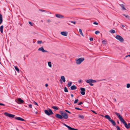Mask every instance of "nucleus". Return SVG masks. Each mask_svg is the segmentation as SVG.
I'll return each instance as SVG.
<instances>
[{
	"label": "nucleus",
	"instance_id": "nucleus-1",
	"mask_svg": "<svg viewBox=\"0 0 130 130\" xmlns=\"http://www.w3.org/2000/svg\"><path fill=\"white\" fill-rule=\"evenodd\" d=\"M115 113L117 116L120 120L124 124L125 127L127 129L129 128V127H130V123H128L127 124L126 123L123 119L122 117L120 116L119 113L116 112H115Z\"/></svg>",
	"mask_w": 130,
	"mask_h": 130
},
{
	"label": "nucleus",
	"instance_id": "nucleus-2",
	"mask_svg": "<svg viewBox=\"0 0 130 130\" xmlns=\"http://www.w3.org/2000/svg\"><path fill=\"white\" fill-rule=\"evenodd\" d=\"M104 117L108 119L109 120V121L111 122L113 125L114 126H115L116 125V122L112 119H111V118L108 115H105L104 116Z\"/></svg>",
	"mask_w": 130,
	"mask_h": 130
},
{
	"label": "nucleus",
	"instance_id": "nucleus-3",
	"mask_svg": "<svg viewBox=\"0 0 130 130\" xmlns=\"http://www.w3.org/2000/svg\"><path fill=\"white\" fill-rule=\"evenodd\" d=\"M84 60L85 58L84 57H80L77 59H76V63L77 64H80Z\"/></svg>",
	"mask_w": 130,
	"mask_h": 130
},
{
	"label": "nucleus",
	"instance_id": "nucleus-4",
	"mask_svg": "<svg viewBox=\"0 0 130 130\" xmlns=\"http://www.w3.org/2000/svg\"><path fill=\"white\" fill-rule=\"evenodd\" d=\"M45 113L48 116H50L53 113L52 110L49 109L48 110H44Z\"/></svg>",
	"mask_w": 130,
	"mask_h": 130
},
{
	"label": "nucleus",
	"instance_id": "nucleus-5",
	"mask_svg": "<svg viewBox=\"0 0 130 130\" xmlns=\"http://www.w3.org/2000/svg\"><path fill=\"white\" fill-rule=\"evenodd\" d=\"M115 38L121 42H123L124 41L123 39L121 36L120 35H117L116 36Z\"/></svg>",
	"mask_w": 130,
	"mask_h": 130
},
{
	"label": "nucleus",
	"instance_id": "nucleus-6",
	"mask_svg": "<svg viewBox=\"0 0 130 130\" xmlns=\"http://www.w3.org/2000/svg\"><path fill=\"white\" fill-rule=\"evenodd\" d=\"M4 115L6 116L9 117L10 118H14L15 116L14 115H12L7 112H5L4 113Z\"/></svg>",
	"mask_w": 130,
	"mask_h": 130
},
{
	"label": "nucleus",
	"instance_id": "nucleus-7",
	"mask_svg": "<svg viewBox=\"0 0 130 130\" xmlns=\"http://www.w3.org/2000/svg\"><path fill=\"white\" fill-rule=\"evenodd\" d=\"M38 50L39 51H41L42 52H47L48 51L46 50H44V48L43 47H41L39 48L38 49Z\"/></svg>",
	"mask_w": 130,
	"mask_h": 130
},
{
	"label": "nucleus",
	"instance_id": "nucleus-8",
	"mask_svg": "<svg viewBox=\"0 0 130 130\" xmlns=\"http://www.w3.org/2000/svg\"><path fill=\"white\" fill-rule=\"evenodd\" d=\"M86 82L87 83H89L90 82L94 83L96 82V81L95 80H93L92 79H89L87 80Z\"/></svg>",
	"mask_w": 130,
	"mask_h": 130
},
{
	"label": "nucleus",
	"instance_id": "nucleus-9",
	"mask_svg": "<svg viewBox=\"0 0 130 130\" xmlns=\"http://www.w3.org/2000/svg\"><path fill=\"white\" fill-rule=\"evenodd\" d=\"M17 103L18 104H20L21 103H23L24 102V101L21 99L20 98H18V102L16 101Z\"/></svg>",
	"mask_w": 130,
	"mask_h": 130
},
{
	"label": "nucleus",
	"instance_id": "nucleus-10",
	"mask_svg": "<svg viewBox=\"0 0 130 130\" xmlns=\"http://www.w3.org/2000/svg\"><path fill=\"white\" fill-rule=\"evenodd\" d=\"M80 89L81 90L80 92V93L81 94L83 95H84L85 94V89L84 88H81Z\"/></svg>",
	"mask_w": 130,
	"mask_h": 130
},
{
	"label": "nucleus",
	"instance_id": "nucleus-11",
	"mask_svg": "<svg viewBox=\"0 0 130 130\" xmlns=\"http://www.w3.org/2000/svg\"><path fill=\"white\" fill-rule=\"evenodd\" d=\"M63 118L65 119H67L68 118V114L64 112L62 115Z\"/></svg>",
	"mask_w": 130,
	"mask_h": 130
},
{
	"label": "nucleus",
	"instance_id": "nucleus-12",
	"mask_svg": "<svg viewBox=\"0 0 130 130\" xmlns=\"http://www.w3.org/2000/svg\"><path fill=\"white\" fill-rule=\"evenodd\" d=\"M55 16L56 17L59 18H64V17L63 15L59 14H56Z\"/></svg>",
	"mask_w": 130,
	"mask_h": 130
},
{
	"label": "nucleus",
	"instance_id": "nucleus-13",
	"mask_svg": "<svg viewBox=\"0 0 130 130\" xmlns=\"http://www.w3.org/2000/svg\"><path fill=\"white\" fill-rule=\"evenodd\" d=\"M55 116L56 117L60 119H62L63 118L62 115H61L58 114H56Z\"/></svg>",
	"mask_w": 130,
	"mask_h": 130
},
{
	"label": "nucleus",
	"instance_id": "nucleus-14",
	"mask_svg": "<svg viewBox=\"0 0 130 130\" xmlns=\"http://www.w3.org/2000/svg\"><path fill=\"white\" fill-rule=\"evenodd\" d=\"M15 119L18 120L22 121H25V120L24 119L19 117H16L15 118Z\"/></svg>",
	"mask_w": 130,
	"mask_h": 130
},
{
	"label": "nucleus",
	"instance_id": "nucleus-15",
	"mask_svg": "<svg viewBox=\"0 0 130 130\" xmlns=\"http://www.w3.org/2000/svg\"><path fill=\"white\" fill-rule=\"evenodd\" d=\"M68 33L66 31H62L61 32V34L63 36H67Z\"/></svg>",
	"mask_w": 130,
	"mask_h": 130
},
{
	"label": "nucleus",
	"instance_id": "nucleus-16",
	"mask_svg": "<svg viewBox=\"0 0 130 130\" xmlns=\"http://www.w3.org/2000/svg\"><path fill=\"white\" fill-rule=\"evenodd\" d=\"M119 5L121 7L122 10H125V8L124 7V5L123 4H120Z\"/></svg>",
	"mask_w": 130,
	"mask_h": 130
},
{
	"label": "nucleus",
	"instance_id": "nucleus-17",
	"mask_svg": "<svg viewBox=\"0 0 130 130\" xmlns=\"http://www.w3.org/2000/svg\"><path fill=\"white\" fill-rule=\"evenodd\" d=\"M76 87L74 85L71 86V89L72 90H75L76 89Z\"/></svg>",
	"mask_w": 130,
	"mask_h": 130
},
{
	"label": "nucleus",
	"instance_id": "nucleus-18",
	"mask_svg": "<svg viewBox=\"0 0 130 130\" xmlns=\"http://www.w3.org/2000/svg\"><path fill=\"white\" fill-rule=\"evenodd\" d=\"M61 79L63 82H65L66 81L65 78L64 76H62L61 77Z\"/></svg>",
	"mask_w": 130,
	"mask_h": 130
},
{
	"label": "nucleus",
	"instance_id": "nucleus-19",
	"mask_svg": "<svg viewBox=\"0 0 130 130\" xmlns=\"http://www.w3.org/2000/svg\"><path fill=\"white\" fill-rule=\"evenodd\" d=\"M3 25L1 26L0 27V31L2 33L3 32Z\"/></svg>",
	"mask_w": 130,
	"mask_h": 130
},
{
	"label": "nucleus",
	"instance_id": "nucleus-20",
	"mask_svg": "<svg viewBox=\"0 0 130 130\" xmlns=\"http://www.w3.org/2000/svg\"><path fill=\"white\" fill-rule=\"evenodd\" d=\"M2 16L1 14H0V24H1L2 22Z\"/></svg>",
	"mask_w": 130,
	"mask_h": 130
},
{
	"label": "nucleus",
	"instance_id": "nucleus-21",
	"mask_svg": "<svg viewBox=\"0 0 130 130\" xmlns=\"http://www.w3.org/2000/svg\"><path fill=\"white\" fill-rule=\"evenodd\" d=\"M63 125H64L65 126L67 127L68 129H69L70 130L71 127L68 125H67L66 124L63 123Z\"/></svg>",
	"mask_w": 130,
	"mask_h": 130
},
{
	"label": "nucleus",
	"instance_id": "nucleus-22",
	"mask_svg": "<svg viewBox=\"0 0 130 130\" xmlns=\"http://www.w3.org/2000/svg\"><path fill=\"white\" fill-rule=\"evenodd\" d=\"M79 31L80 34L83 36H84L83 34V32L82 31V30L81 29H79Z\"/></svg>",
	"mask_w": 130,
	"mask_h": 130
},
{
	"label": "nucleus",
	"instance_id": "nucleus-23",
	"mask_svg": "<svg viewBox=\"0 0 130 130\" xmlns=\"http://www.w3.org/2000/svg\"><path fill=\"white\" fill-rule=\"evenodd\" d=\"M72 82H69L67 84L68 87H69L71 85Z\"/></svg>",
	"mask_w": 130,
	"mask_h": 130
},
{
	"label": "nucleus",
	"instance_id": "nucleus-24",
	"mask_svg": "<svg viewBox=\"0 0 130 130\" xmlns=\"http://www.w3.org/2000/svg\"><path fill=\"white\" fill-rule=\"evenodd\" d=\"M14 68L15 70L18 72H19V70L17 66H15Z\"/></svg>",
	"mask_w": 130,
	"mask_h": 130
},
{
	"label": "nucleus",
	"instance_id": "nucleus-25",
	"mask_svg": "<svg viewBox=\"0 0 130 130\" xmlns=\"http://www.w3.org/2000/svg\"><path fill=\"white\" fill-rule=\"evenodd\" d=\"M109 32L111 33H115L116 32V31L115 30L113 29H112L110 30Z\"/></svg>",
	"mask_w": 130,
	"mask_h": 130
},
{
	"label": "nucleus",
	"instance_id": "nucleus-26",
	"mask_svg": "<svg viewBox=\"0 0 130 130\" xmlns=\"http://www.w3.org/2000/svg\"><path fill=\"white\" fill-rule=\"evenodd\" d=\"M79 117L82 119H83L84 118V116L83 115H78Z\"/></svg>",
	"mask_w": 130,
	"mask_h": 130
},
{
	"label": "nucleus",
	"instance_id": "nucleus-27",
	"mask_svg": "<svg viewBox=\"0 0 130 130\" xmlns=\"http://www.w3.org/2000/svg\"><path fill=\"white\" fill-rule=\"evenodd\" d=\"M52 108L55 109L57 110L58 109V108L55 106H53L52 107Z\"/></svg>",
	"mask_w": 130,
	"mask_h": 130
},
{
	"label": "nucleus",
	"instance_id": "nucleus-28",
	"mask_svg": "<svg viewBox=\"0 0 130 130\" xmlns=\"http://www.w3.org/2000/svg\"><path fill=\"white\" fill-rule=\"evenodd\" d=\"M48 66L50 67H52V64H51V62H49L48 63Z\"/></svg>",
	"mask_w": 130,
	"mask_h": 130
},
{
	"label": "nucleus",
	"instance_id": "nucleus-29",
	"mask_svg": "<svg viewBox=\"0 0 130 130\" xmlns=\"http://www.w3.org/2000/svg\"><path fill=\"white\" fill-rule=\"evenodd\" d=\"M64 91L65 92H68V90L66 87L64 88Z\"/></svg>",
	"mask_w": 130,
	"mask_h": 130
},
{
	"label": "nucleus",
	"instance_id": "nucleus-30",
	"mask_svg": "<svg viewBox=\"0 0 130 130\" xmlns=\"http://www.w3.org/2000/svg\"><path fill=\"white\" fill-rule=\"evenodd\" d=\"M123 15L126 18L129 19V16L128 15H127L125 14H123Z\"/></svg>",
	"mask_w": 130,
	"mask_h": 130
},
{
	"label": "nucleus",
	"instance_id": "nucleus-31",
	"mask_svg": "<svg viewBox=\"0 0 130 130\" xmlns=\"http://www.w3.org/2000/svg\"><path fill=\"white\" fill-rule=\"evenodd\" d=\"M78 101V99H77L75 100V101L74 102V104H76V103H77V102Z\"/></svg>",
	"mask_w": 130,
	"mask_h": 130
},
{
	"label": "nucleus",
	"instance_id": "nucleus-32",
	"mask_svg": "<svg viewBox=\"0 0 130 130\" xmlns=\"http://www.w3.org/2000/svg\"><path fill=\"white\" fill-rule=\"evenodd\" d=\"M103 44H105L106 43V41L105 40H103L102 41Z\"/></svg>",
	"mask_w": 130,
	"mask_h": 130
},
{
	"label": "nucleus",
	"instance_id": "nucleus-33",
	"mask_svg": "<svg viewBox=\"0 0 130 130\" xmlns=\"http://www.w3.org/2000/svg\"><path fill=\"white\" fill-rule=\"evenodd\" d=\"M126 87L127 88H129L130 87V84H127Z\"/></svg>",
	"mask_w": 130,
	"mask_h": 130
},
{
	"label": "nucleus",
	"instance_id": "nucleus-34",
	"mask_svg": "<svg viewBox=\"0 0 130 130\" xmlns=\"http://www.w3.org/2000/svg\"><path fill=\"white\" fill-rule=\"evenodd\" d=\"M69 22L73 23L74 24H75L76 23V22L75 21H69Z\"/></svg>",
	"mask_w": 130,
	"mask_h": 130
},
{
	"label": "nucleus",
	"instance_id": "nucleus-35",
	"mask_svg": "<svg viewBox=\"0 0 130 130\" xmlns=\"http://www.w3.org/2000/svg\"><path fill=\"white\" fill-rule=\"evenodd\" d=\"M116 127L117 128V130H121L119 126H116Z\"/></svg>",
	"mask_w": 130,
	"mask_h": 130
},
{
	"label": "nucleus",
	"instance_id": "nucleus-36",
	"mask_svg": "<svg viewBox=\"0 0 130 130\" xmlns=\"http://www.w3.org/2000/svg\"><path fill=\"white\" fill-rule=\"evenodd\" d=\"M42 42L41 41H37V43L38 44H40Z\"/></svg>",
	"mask_w": 130,
	"mask_h": 130
},
{
	"label": "nucleus",
	"instance_id": "nucleus-37",
	"mask_svg": "<svg viewBox=\"0 0 130 130\" xmlns=\"http://www.w3.org/2000/svg\"><path fill=\"white\" fill-rule=\"evenodd\" d=\"M64 113V112L62 111H60V113L61 114V115H62Z\"/></svg>",
	"mask_w": 130,
	"mask_h": 130
},
{
	"label": "nucleus",
	"instance_id": "nucleus-38",
	"mask_svg": "<svg viewBox=\"0 0 130 130\" xmlns=\"http://www.w3.org/2000/svg\"><path fill=\"white\" fill-rule=\"evenodd\" d=\"M100 33L99 31H95V33L96 34H98Z\"/></svg>",
	"mask_w": 130,
	"mask_h": 130
},
{
	"label": "nucleus",
	"instance_id": "nucleus-39",
	"mask_svg": "<svg viewBox=\"0 0 130 130\" xmlns=\"http://www.w3.org/2000/svg\"><path fill=\"white\" fill-rule=\"evenodd\" d=\"M33 103L34 104L36 105L37 106H38V103L35 101H34Z\"/></svg>",
	"mask_w": 130,
	"mask_h": 130
},
{
	"label": "nucleus",
	"instance_id": "nucleus-40",
	"mask_svg": "<svg viewBox=\"0 0 130 130\" xmlns=\"http://www.w3.org/2000/svg\"><path fill=\"white\" fill-rule=\"evenodd\" d=\"M75 108L76 109H77V110H82V109L79 108H77V107H75Z\"/></svg>",
	"mask_w": 130,
	"mask_h": 130
},
{
	"label": "nucleus",
	"instance_id": "nucleus-41",
	"mask_svg": "<svg viewBox=\"0 0 130 130\" xmlns=\"http://www.w3.org/2000/svg\"><path fill=\"white\" fill-rule=\"evenodd\" d=\"M92 83H91V82H90L89 83H88L91 86H93L94 85L93 84H92Z\"/></svg>",
	"mask_w": 130,
	"mask_h": 130
},
{
	"label": "nucleus",
	"instance_id": "nucleus-42",
	"mask_svg": "<svg viewBox=\"0 0 130 130\" xmlns=\"http://www.w3.org/2000/svg\"><path fill=\"white\" fill-rule=\"evenodd\" d=\"M28 23L30 25H31V26H33L32 24V23L31 22H30V21Z\"/></svg>",
	"mask_w": 130,
	"mask_h": 130
},
{
	"label": "nucleus",
	"instance_id": "nucleus-43",
	"mask_svg": "<svg viewBox=\"0 0 130 130\" xmlns=\"http://www.w3.org/2000/svg\"><path fill=\"white\" fill-rule=\"evenodd\" d=\"M70 130H78V129H75L73 128H72L71 127V129Z\"/></svg>",
	"mask_w": 130,
	"mask_h": 130
},
{
	"label": "nucleus",
	"instance_id": "nucleus-44",
	"mask_svg": "<svg viewBox=\"0 0 130 130\" xmlns=\"http://www.w3.org/2000/svg\"><path fill=\"white\" fill-rule=\"evenodd\" d=\"M28 106H29V107L30 108H32V105L31 104H29L28 105Z\"/></svg>",
	"mask_w": 130,
	"mask_h": 130
},
{
	"label": "nucleus",
	"instance_id": "nucleus-45",
	"mask_svg": "<svg viewBox=\"0 0 130 130\" xmlns=\"http://www.w3.org/2000/svg\"><path fill=\"white\" fill-rule=\"evenodd\" d=\"M65 111L69 113H71V112H70L68 110H65Z\"/></svg>",
	"mask_w": 130,
	"mask_h": 130
},
{
	"label": "nucleus",
	"instance_id": "nucleus-46",
	"mask_svg": "<svg viewBox=\"0 0 130 130\" xmlns=\"http://www.w3.org/2000/svg\"><path fill=\"white\" fill-rule=\"evenodd\" d=\"M39 10L40 11H42V12H45V11L43 10L40 9H39Z\"/></svg>",
	"mask_w": 130,
	"mask_h": 130
},
{
	"label": "nucleus",
	"instance_id": "nucleus-47",
	"mask_svg": "<svg viewBox=\"0 0 130 130\" xmlns=\"http://www.w3.org/2000/svg\"><path fill=\"white\" fill-rule=\"evenodd\" d=\"M105 80V79H101V80H97V81L98 82H99V81H101L104 80Z\"/></svg>",
	"mask_w": 130,
	"mask_h": 130
},
{
	"label": "nucleus",
	"instance_id": "nucleus-48",
	"mask_svg": "<svg viewBox=\"0 0 130 130\" xmlns=\"http://www.w3.org/2000/svg\"><path fill=\"white\" fill-rule=\"evenodd\" d=\"M90 41H92L93 40V39L92 38H90Z\"/></svg>",
	"mask_w": 130,
	"mask_h": 130
},
{
	"label": "nucleus",
	"instance_id": "nucleus-49",
	"mask_svg": "<svg viewBox=\"0 0 130 130\" xmlns=\"http://www.w3.org/2000/svg\"><path fill=\"white\" fill-rule=\"evenodd\" d=\"M93 24H94L96 25H97L98 24V23L96 22H94Z\"/></svg>",
	"mask_w": 130,
	"mask_h": 130
},
{
	"label": "nucleus",
	"instance_id": "nucleus-50",
	"mask_svg": "<svg viewBox=\"0 0 130 130\" xmlns=\"http://www.w3.org/2000/svg\"><path fill=\"white\" fill-rule=\"evenodd\" d=\"M83 103L82 102H80L78 104V105H80L82 104Z\"/></svg>",
	"mask_w": 130,
	"mask_h": 130
},
{
	"label": "nucleus",
	"instance_id": "nucleus-51",
	"mask_svg": "<svg viewBox=\"0 0 130 130\" xmlns=\"http://www.w3.org/2000/svg\"><path fill=\"white\" fill-rule=\"evenodd\" d=\"M78 82L79 83H81L82 82V80L81 79H79L78 80Z\"/></svg>",
	"mask_w": 130,
	"mask_h": 130
},
{
	"label": "nucleus",
	"instance_id": "nucleus-52",
	"mask_svg": "<svg viewBox=\"0 0 130 130\" xmlns=\"http://www.w3.org/2000/svg\"><path fill=\"white\" fill-rule=\"evenodd\" d=\"M0 105H2L3 106H4L5 105V104L2 103H0Z\"/></svg>",
	"mask_w": 130,
	"mask_h": 130
},
{
	"label": "nucleus",
	"instance_id": "nucleus-53",
	"mask_svg": "<svg viewBox=\"0 0 130 130\" xmlns=\"http://www.w3.org/2000/svg\"><path fill=\"white\" fill-rule=\"evenodd\" d=\"M91 111L93 113H95L96 114H97V113L94 110H91Z\"/></svg>",
	"mask_w": 130,
	"mask_h": 130
},
{
	"label": "nucleus",
	"instance_id": "nucleus-54",
	"mask_svg": "<svg viewBox=\"0 0 130 130\" xmlns=\"http://www.w3.org/2000/svg\"><path fill=\"white\" fill-rule=\"evenodd\" d=\"M51 21L50 20H47V22H51Z\"/></svg>",
	"mask_w": 130,
	"mask_h": 130
},
{
	"label": "nucleus",
	"instance_id": "nucleus-55",
	"mask_svg": "<svg viewBox=\"0 0 130 130\" xmlns=\"http://www.w3.org/2000/svg\"><path fill=\"white\" fill-rule=\"evenodd\" d=\"M47 13L48 14H51V13L50 12H47Z\"/></svg>",
	"mask_w": 130,
	"mask_h": 130
},
{
	"label": "nucleus",
	"instance_id": "nucleus-56",
	"mask_svg": "<svg viewBox=\"0 0 130 130\" xmlns=\"http://www.w3.org/2000/svg\"><path fill=\"white\" fill-rule=\"evenodd\" d=\"M48 86V85L47 84H45V87H47Z\"/></svg>",
	"mask_w": 130,
	"mask_h": 130
},
{
	"label": "nucleus",
	"instance_id": "nucleus-57",
	"mask_svg": "<svg viewBox=\"0 0 130 130\" xmlns=\"http://www.w3.org/2000/svg\"><path fill=\"white\" fill-rule=\"evenodd\" d=\"M71 96L72 97H73L74 96H73V94H71Z\"/></svg>",
	"mask_w": 130,
	"mask_h": 130
},
{
	"label": "nucleus",
	"instance_id": "nucleus-58",
	"mask_svg": "<svg viewBox=\"0 0 130 130\" xmlns=\"http://www.w3.org/2000/svg\"><path fill=\"white\" fill-rule=\"evenodd\" d=\"M117 123L118 124H119V121H117Z\"/></svg>",
	"mask_w": 130,
	"mask_h": 130
},
{
	"label": "nucleus",
	"instance_id": "nucleus-59",
	"mask_svg": "<svg viewBox=\"0 0 130 130\" xmlns=\"http://www.w3.org/2000/svg\"><path fill=\"white\" fill-rule=\"evenodd\" d=\"M122 27H124V25H122Z\"/></svg>",
	"mask_w": 130,
	"mask_h": 130
},
{
	"label": "nucleus",
	"instance_id": "nucleus-60",
	"mask_svg": "<svg viewBox=\"0 0 130 130\" xmlns=\"http://www.w3.org/2000/svg\"><path fill=\"white\" fill-rule=\"evenodd\" d=\"M114 101H115V102H116V99H114Z\"/></svg>",
	"mask_w": 130,
	"mask_h": 130
},
{
	"label": "nucleus",
	"instance_id": "nucleus-61",
	"mask_svg": "<svg viewBox=\"0 0 130 130\" xmlns=\"http://www.w3.org/2000/svg\"><path fill=\"white\" fill-rule=\"evenodd\" d=\"M128 56H128V55H126V56H125V57H128Z\"/></svg>",
	"mask_w": 130,
	"mask_h": 130
},
{
	"label": "nucleus",
	"instance_id": "nucleus-62",
	"mask_svg": "<svg viewBox=\"0 0 130 130\" xmlns=\"http://www.w3.org/2000/svg\"><path fill=\"white\" fill-rule=\"evenodd\" d=\"M128 56H129L130 57V54L128 55Z\"/></svg>",
	"mask_w": 130,
	"mask_h": 130
},
{
	"label": "nucleus",
	"instance_id": "nucleus-63",
	"mask_svg": "<svg viewBox=\"0 0 130 130\" xmlns=\"http://www.w3.org/2000/svg\"><path fill=\"white\" fill-rule=\"evenodd\" d=\"M101 130H102V129H101Z\"/></svg>",
	"mask_w": 130,
	"mask_h": 130
},
{
	"label": "nucleus",
	"instance_id": "nucleus-64",
	"mask_svg": "<svg viewBox=\"0 0 130 130\" xmlns=\"http://www.w3.org/2000/svg\"><path fill=\"white\" fill-rule=\"evenodd\" d=\"M111 130H112L111 129Z\"/></svg>",
	"mask_w": 130,
	"mask_h": 130
}]
</instances>
